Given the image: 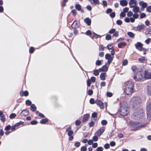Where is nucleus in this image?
Segmentation results:
<instances>
[{
	"label": "nucleus",
	"instance_id": "35",
	"mask_svg": "<svg viewBox=\"0 0 151 151\" xmlns=\"http://www.w3.org/2000/svg\"><path fill=\"white\" fill-rule=\"evenodd\" d=\"M111 35L109 34H107L106 36V40H109L111 39Z\"/></svg>",
	"mask_w": 151,
	"mask_h": 151
},
{
	"label": "nucleus",
	"instance_id": "23",
	"mask_svg": "<svg viewBox=\"0 0 151 151\" xmlns=\"http://www.w3.org/2000/svg\"><path fill=\"white\" fill-rule=\"evenodd\" d=\"M30 109L32 112H34L36 110L37 107L34 104H32L30 106Z\"/></svg>",
	"mask_w": 151,
	"mask_h": 151
},
{
	"label": "nucleus",
	"instance_id": "29",
	"mask_svg": "<svg viewBox=\"0 0 151 151\" xmlns=\"http://www.w3.org/2000/svg\"><path fill=\"white\" fill-rule=\"evenodd\" d=\"M140 5L142 6L143 8H145L147 6V4L146 3H144L143 2H141L139 3Z\"/></svg>",
	"mask_w": 151,
	"mask_h": 151
},
{
	"label": "nucleus",
	"instance_id": "8",
	"mask_svg": "<svg viewBox=\"0 0 151 151\" xmlns=\"http://www.w3.org/2000/svg\"><path fill=\"white\" fill-rule=\"evenodd\" d=\"M105 58L106 60H108L107 62L110 65L113 60L114 56H111L109 54L107 53L105 55Z\"/></svg>",
	"mask_w": 151,
	"mask_h": 151
},
{
	"label": "nucleus",
	"instance_id": "25",
	"mask_svg": "<svg viewBox=\"0 0 151 151\" xmlns=\"http://www.w3.org/2000/svg\"><path fill=\"white\" fill-rule=\"evenodd\" d=\"M106 75V73H102L100 75V79L102 80H105Z\"/></svg>",
	"mask_w": 151,
	"mask_h": 151
},
{
	"label": "nucleus",
	"instance_id": "36",
	"mask_svg": "<svg viewBox=\"0 0 151 151\" xmlns=\"http://www.w3.org/2000/svg\"><path fill=\"white\" fill-rule=\"evenodd\" d=\"M126 43L124 42H123L122 43H119L118 45V47L119 48H122V46H126Z\"/></svg>",
	"mask_w": 151,
	"mask_h": 151
},
{
	"label": "nucleus",
	"instance_id": "55",
	"mask_svg": "<svg viewBox=\"0 0 151 151\" xmlns=\"http://www.w3.org/2000/svg\"><path fill=\"white\" fill-rule=\"evenodd\" d=\"M103 148L101 147H98L96 149L97 151H103Z\"/></svg>",
	"mask_w": 151,
	"mask_h": 151
},
{
	"label": "nucleus",
	"instance_id": "51",
	"mask_svg": "<svg viewBox=\"0 0 151 151\" xmlns=\"http://www.w3.org/2000/svg\"><path fill=\"white\" fill-rule=\"evenodd\" d=\"M151 39L150 38H149L145 40V42L147 44H148L150 42H151Z\"/></svg>",
	"mask_w": 151,
	"mask_h": 151
},
{
	"label": "nucleus",
	"instance_id": "18",
	"mask_svg": "<svg viewBox=\"0 0 151 151\" xmlns=\"http://www.w3.org/2000/svg\"><path fill=\"white\" fill-rule=\"evenodd\" d=\"M144 76L146 79H151V73L145 71Z\"/></svg>",
	"mask_w": 151,
	"mask_h": 151
},
{
	"label": "nucleus",
	"instance_id": "44",
	"mask_svg": "<svg viewBox=\"0 0 151 151\" xmlns=\"http://www.w3.org/2000/svg\"><path fill=\"white\" fill-rule=\"evenodd\" d=\"M125 85H131L132 84L133 85L132 82L131 81H128L125 83Z\"/></svg>",
	"mask_w": 151,
	"mask_h": 151
},
{
	"label": "nucleus",
	"instance_id": "53",
	"mask_svg": "<svg viewBox=\"0 0 151 151\" xmlns=\"http://www.w3.org/2000/svg\"><path fill=\"white\" fill-rule=\"evenodd\" d=\"M89 126L90 127H93L94 125V123L93 121H91L89 123Z\"/></svg>",
	"mask_w": 151,
	"mask_h": 151
},
{
	"label": "nucleus",
	"instance_id": "62",
	"mask_svg": "<svg viewBox=\"0 0 151 151\" xmlns=\"http://www.w3.org/2000/svg\"><path fill=\"white\" fill-rule=\"evenodd\" d=\"M110 17H111V18L114 17L115 15V12H111L110 14Z\"/></svg>",
	"mask_w": 151,
	"mask_h": 151
},
{
	"label": "nucleus",
	"instance_id": "57",
	"mask_svg": "<svg viewBox=\"0 0 151 151\" xmlns=\"http://www.w3.org/2000/svg\"><path fill=\"white\" fill-rule=\"evenodd\" d=\"M110 145L111 147H114L116 145V143L114 141H111L110 142Z\"/></svg>",
	"mask_w": 151,
	"mask_h": 151
},
{
	"label": "nucleus",
	"instance_id": "5",
	"mask_svg": "<svg viewBox=\"0 0 151 151\" xmlns=\"http://www.w3.org/2000/svg\"><path fill=\"white\" fill-rule=\"evenodd\" d=\"M71 127L69 126L66 129V132H68V135L69 137V141H72L74 138V137L72 135L73 134V132L71 130Z\"/></svg>",
	"mask_w": 151,
	"mask_h": 151
},
{
	"label": "nucleus",
	"instance_id": "17",
	"mask_svg": "<svg viewBox=\"0 0 151 151\" xmlns=\"http://www.w3.org/2000/svg\"><path fill=\"white\" fill-rule=\"evenodd\" d=\"M96 78L94 77H91L90 80L88 79L87 81V85H90L91 84V82H94L95 81Z\"/></svg>",
	"mask_w": 151,
	"mask_h": 151
},
{
	"label": "nucleus",
	"instance_id": "52",
	"mask_svg": "<svg viewBox=\"0 0 151 151\" xmlns=\"http://www.w3.org/2000/svg\"><path fill=\"white\" fill-rule=\"evenodd\" d=\"M115 29H112L109 31V32L110 34H113L115 32Z\"/></svg>",
	"mask_w": 151,
	"mask_h": 151
},
{
	"label": "nucleus",
	"instance_id": "31",
	"mask_svg": "<svg viewBox=\"0 0 151 151\" xmlns=\"http://www.w3.org/2000/svg\"><path fill=\"white\" fill-rule=\"evenodd\" d=\"M36 113L37 114H38V116L41 118H45V116L41 113H40L38 111H36Z\"/></svg>",
	"mask_w": 151,
	"mask_h": 151
},
{
	"label": "nucleus",
	"instance_id": "4",
	"mask_svg": "<svg viewBox=\"0 0 151 151\" xmlns=\"http://www.w3.org/2000/svg\"><path fill=\"white\" fill-rule=\"evenodd\" d=\"M134 86H125L124 88V92L127 95L131 94L133 91Z\"/></svg>",
	"mask_w": 151,
	"mask_h": 151
},
{
	"label": "nucleus",
	"instance_id": "11",
	"mask_svg": "<svg viewBox=\"0 0 151 151\" xmlns=\"http://www.w3.org/2000/svg\"><path fill=\"white\" fill-rule=\"evenodd\" d=\"M109 65V64L108 65L105 64L103 66L102 68H100L99 69V71L100 72H105L107 71Z\"/></svg>",
	"mask_w": 151,
	"mask_h": 151
},
{
	"label": "nucleus",
	"instance_id": "37",
	"mask_svg": "<svg viewBox=\"0 0 151 151\" xmlns=\"http://www.w3.org/2000/svg\"><path fill=\"white\" fill-rule=\"evenodd\" d=\"M93 74L95 76H98L99 74V71L97 70H93Z\"/></svg>",
	"mask_w": 151,
	"mask_h": 151
},
{
	"label": "nucleus",
	"instance_id": "38",
	"mask_svg": "<svg viewBox=\"0 0 151 151\" xmlns=\"http://www.w3.org/2000/svg\"><path fill=\"white\" fill-rule=\"evenodd\" d=\"M102 62V60H97L96 62V65H100L101 64Z\"/></svg>",
	"mask_w": 151,
	"mask_h": 151
},
{
	"label": "nucleus",
	"instance_id": "12",
	"mask_svg": "<svg viewBox=\"0 0 151 151\" xmlns=\"http://www.w3.org/2000/svg\"><path fill=\"white\" fill-rule=\"evenodd\" d=\"M137 1L136 0H130L129 4L130 8H133L137 6Z\"/></svg>",
	"mask_w": 151,
	"mask_h": 151
},
{
	"label": "nucleus",
	"instance_id": "48",
	"mask_svg": "<svg viewBox=\"0 0 151 151\" xmlns=\"http://www.w3.org/2000/svg\"><path fill=\"white\" fill-rule=\"evenodd\" d=\"M81 151H86V147L85 146H83L81 147Z\"/></svg>",
	"mask_w": 151,
	"mask_h": 151
},
{
	"label": "nucleus",
	"instance_id": "58",
	"mask_svg": "<svg viewBox=\"0 0 151 151\" xmlns=\"http://www.w3.org/2000/svg\"><path fill=\"white\" fill-rule=\"evenodd\" d=\"M116 24L119 25H121L122 24V22L120 20H117L116 22Z\"/></svg>",
	"mask_w": 151,
	"mask_h": 151
},
{
	"label": "nucleus",
	"instance_id": "34",
	"mask_svg": "<svg viewBox=\"0 0 151 151\" xmlns=\"http://www.w3.org/2000/svg\"><path fill=\"white\" fill-rule=\"evenodd\" d=\"M127 35L131 38H133L134 37V35L133 33L131 32H128L127 33Z\"/></svg>",
	"mask_w": 151,
	"mask_h": 151
},
{
	"label": "nucleus",
	"instance_id": "61",
	"mask_svg": "<svg viewBox=\"0 0 151 151\" xmlns=\"http://www.w3.org/2000/svg\"><path fill=\"white\" fill-rule=\"evenodd\" d=\"M93 91L91 90H89L88 92V94L89 95H91L93 93Z\"/></svg>",
	"mask_w": 151,
	"mask_h": 151
},
{
	"label": "nucleus",
	"instance_id": "30",
	"mask_svg": "<svg viewBox=\"0 0 151 151\" xmlns=\"http://www.w3.org/2000/svg\"><path fill=\"white\" fill-rule=\"evenodd\" d=\"M138 60L139 61L142 63H144L146 62L145 58L144 57H142L141 58H139Z\"/></svg>",
	"mask_w": 151,
	"mask_h": 151
},
{
	"label": "nucleus",
	"instance_id": "9",
	"mask_svg": "<svg viewBox=\"0 0 151 151\" xmlns=\"http://www.w3.org/2000/svg\"><path fill=\"white\" fill-rule=\"evenodd\" d=\"M105 131V128L104 127H101L98 129L95 134V135H96L100 137Z\"/></svg>",
	"mask_w": 151,
	"mask_h": 151
},
{
	"label": "nucleus",
	"instance_id": "40",
	"mask_svg": "<svg viewBox=\"0 0 151 151\" xmlns=\"http://www.w3.org/2000/svg\"><path fill=\"white\" fill-rule=\"evenodd\" d=\"M133 15V13L131 11H129L127 13V16L128 17H131Z\"/></svg>",
	"mask_w": 151,
	"mask_h": 151
},
{
	"label": "nucleus",
	"instance_id": "50",
	"mask_svg": "<svg viewBox=\"0 0 151 151\" xmlns=\"http://www.w3.org/2000/svg\"><path fill=\"white\" fill-rule=\"evenodd\" d=\"M90 103L91 104H93L95 103V101L93 98H91L90 100Z\"/></svg>",
	"mask_w": 151,
	"mask_h": 151
},
{
	"label": "nucleus",
	"instance_id": "24",
	"mask_svg": "<svg viewBox=\"0 0 151 151\" xmlns=\"http://www.w3.org/2000/svg\"><path fill=\"white\" fill-rule=\"evenodd\" d=\"M22 114L24 116L28 115V111L27 109H24L22 111Z\"/></svg>",
	"mask_w": 151,
	"mask_h": 151
},
{
	"label": "nucleus",
	"instance_id": "15",
	"mask_svg": "<svg viewBox=\"0 0 151 151\" xmlns=\"http://www.w3.org/2000/svg\"><path fill=\"white\" fill-rule=\"evenodd\" d=\"M145 27V25L142 24L135 27L134 29L137 31H139L141 30L144 29Z\"/></svg>",
	"mask_w": 151,
	"mask_h": 151
},
{
	"label": "nucleus",
	"instance_id": "20",
	"mask_svg": "<svg viewBox=\"0 0 151 151\" xmlns=\"http://www.w3.org/2000/svg\"><path fill=\"white\" fill-rule=\"evenodd\" d=\"M84 22L87 24L88 26L91 25V20L89 18H87L84 19Z\"/></svg>",
	"mask_w": 151,
	"mask_h": 151
},
{
	"label": "nucleus",
	"instance_id": "3",
	"mask_svg": "<svg viewBox=\"0 0 151 151\" xmlns=\"http://www.w3.org/2000/svg\"><path fill=\"white\" fill-rule=\"evenodd\" d=\"M140 123V122L135 121H131L129 122V124L130 125L135 128L133 129L132 130L133 131L139 130L141 128L144 127L146 126V124L138 126Z\"/></svg>",
	"mask_w": 151,
	"mask_h": 151
},
{
	"label": "nucleus",
	"instance_id": "7",
	"mask_svg": "<svg viewBox=\"0 0 151 151\" xmlns=\"http://www.w3.org/2000/svg\"><path fill=\"white\" fill-rule=\"evenodd\" d=\"M143 78V74L140 72H138L133 76V78L136 81H140L142 80Z\"/></svg>",
	"mask_w": 151,
	"mask_h": 151
},
{
	"label": "nucleus",
	"instance_id": "6",
	"mask_svg": "<svg viewBox=\"0 0 151 151\" xmlns=\"http://www.w3.org/2000/svg\"><path fill=\"white\" fill-rule=\"evenodd\" d=\"M146 111L147 118L151 117V102L148 101L146 107Z\"/></svg>",
	"mask_w": 151,
	"mask_h": 151
},
{
	"label": "nucleus",
	"instance_id": "14",
	"mask_svg": "<svg viewBox=\"0 0 151 151\" xmlns=\"http://www.w3.org/2000/svg\"><path fill=\"white\" fill-rule=\"evenodd\" d=\"M79 26V23L78 21H75L71 25V27L73 28L76 29Z\"/></svg>",
	"mask_w": 151,
	"mask_h": 151
},
{
	"label": "nucleus",
	"instance_id": "47",
	"mask_svg": "<svg viewBox=\"0 0 151 151\" xmlns=\"http://www.w3.org/2000/svg\"><path fill=\"white\" fill-rule=\"evenodd\" d=\"M128 63V61L127 59L124 60L122 63L123 65H125Z\"/></svg>",
	"mask_w": 151,
	"mask_h": 151
},
{
	"label": "nucleus",
	"instance_id": "41",
	"mask_svg": "<svg viewBox=\"0 0 151 151\" xmlns=\"http://www.w3.org/2000/svg\"><path fill=\"white\" fill-rule=\"evenodd\" d=\"M107 123V122L105 120H103L101 121V124L103 125H105Z\"/></svg>",
	"mask_w": 151,
	"mask_h": 151
},
{
	"label": "nucleus",
	"instance_id": "54",
	"mask_svg": "<svg viewBox=\"0 0 151 151\" xmlns=\"http://www.w3.org/2000/svg\"><path fill=\"white\" fill-rule=\"evenodd\" d=\"M132 69L133 71L136 72L137 70L136 66L135 65H133L132 67Z\"/></svg>",
	"mask_w": 151,
	"mask_h": 151
},
{
	"label": "nucleus",
	"instance_id": "16",
	"mask_svg": "<svg viewBox=\"0 0 151 151\" xmlns=\"http://www.w3.org/2000/svg\"><path fill=\"white\" fill-rule=\"evenodd\" d=\"M90 117V115L89 114H85L82 120V122L83 123L86 122H87L88 119Z\"/></svg>",
	"mask_w": 151,
	"mask_h": 151
},
{
	"label": "nucleus",
	"instance_id": "27",
	"mask_svg": "<svg viewBox=\"0 0 151 151\" xmlns=\"http://www.w3.org/2000/svg\"><path fill=\"white\" fill-rule=\"evenodd\" d=\"M106 48L108 50H112L113 49V43H110L106 47Z\"/></svg>",
	"mask_w": 151,
	"mask_h": 151
},
{
	"label": "nucleus",
	"instance_id": "1",
	"mask_svg": "<svg viewBox=\"0 0 151 151\" xmlns=\"http://www.w3.org/2000/svg\"><path fill=\"white\" fill-rule=\"evenodd\" d=\"M118 111L119 114L123 116H127L129 114L128 104L126 102L124 101L121 102Z\"/></svg>",
	"mask_w": 151,
	"mask_h": 151
},
{
	"label": "nucleus",
	"instance_id": "33",
	"mask_svg": "<svg viewBox=\"0 0 151 151\" xmlns=\"http://www.w3.org/2000/svg\"><path fill=\"white\" fill-rule=\"evenodd\" d=\"M76 8L78 11H80L81 9V6L79 4H76L75 5Z\"/></svg>",
	"mask_w": 151,
	"mask_h": 151
},
{
	"label": "nucleus",
	"instance_id": "56",
	"mask_svg": "<svg viewBox=\"0 0 151 151\" xmlns=\"http://www.w3.org/2000/svg\"><path fill=\"white\" fill-rule=\"evenodd\" d=\"M104 147L105 149H108L109 148L110 146L109 144L106 143L104 145Z\"/></svg>",
	"mask_w": 151,
	"mask_h": 151
},
{
	"label": "nucleus",
	"instance_id": "2",
	"mask_svg": "<svg viewBox=\"0 0 151 151\" xmlns=\"http://www.w3.org/2000/svg\"><path fill=\"white\" fill-rule=\"evenodd\" d=\"M142 102L141 99L138 96L133 97L130 101V103L132 104L133 108L139 107Z\"/></svg>",
	"mask_w": 151,
	"mask_h": 151
},
{
	"label": "nucleus",
	"instance_id": "59",
	"mask_svg": "<svg viewBox=\"0 0 151 151\" xmlns=\"http://www.w3.org/2000/svg\"><path fill=\"white\" fill-rule=\"evenodd\" d=\"M146 16V15L145 13H142L140 16V18H143Z\"/></svg>",
	"mask_w": 151,
	"mask_h": 151
},
{
	"label": "nucleus",
	"instance_id": "39",
	"mask_svg": "<svg viewBox=\"0 0 151 151\" xmlns=\"http://www.w3.org/2000/svg\"><path fill=\"white\" fill-rule=\"evenodd\" d=\"M74 145L76 147H78L80 146L81 143L79 142H76L74 143Z\"/></svg>",
	"mask_w": 151,
	"mask_h": 151
},
{
	"label": "nucleus",
	"instance_id": "32",
	"mask_svg": "<svg viewBox=\"0 0 151 151\" xmlns=\"http://www.w3.org/2000/svg\"><path fill=\"white\" fill-rule=\"evenodd\" d=\"M148 94L151 96V86H147Z\"/></svg>",
	"mask_w": 151,
	"mask_h": 151
},
{
	"label": "nucleus",
	"instance_id": "22",
	"mask_svg": "<svg viewBox=\"0 0 151 151\" xmlns=\"http://www.w3.org/2000/svg\"><path fill=\"white\" fill-rule=\"evenodd\" d=\"M132 11L135 13L138 12L139 10V8L137 6L133 7Z\"/></svg>",
	"mask_w": 151,
	"mask_h": 151
},
{
	"label": "nucleus",
	"instance_id": "10",
	"mask_svg": "<svg viewBox=\"0 0 151 151\" xmlns=\"http://www.w3.org/2000/svg\"><path fill=\"white\" fill-rule=\"evenodd\" d=\"M96 103L101 109H103L104 108V104L103 102L97 99L95 101Z\"/></svg>",
	"mask_w": 151,
	"mask_h": 151
},
{
	"label": "nucleus",
	"instance_id": "28",
	"mask_svg": "<svg viewBox=\"0 0 151 151\" xmlns=\"http://www.w3.org/2000/svg\"><path fill=\"white\" fill-rule=\"evenodd\" d=\"M97 116V113L96 112H94L92 114L91 116L94 118V120H95L96 119Z\"/></svg>",
	"mask_w": 151,
	"mask_h": 151
},
{
	"label": "nucleus",
	"instance_id": "21",
	"mask_svg": "<svg viewBox=\"0 0 151 151\" xmlns=\"http://www.w3.org/2000/svg\"><path fill=\"white\" fill-rule=\"evenodd\" d=\"M120 4L122 6H126L128 2L126 0H122L120 1Z\"/></svg>",
	"mask_w": 151,
	"mask_h": 151
},
{
	"label": "nucleus",
	"instance_id": "13",
	"mask_svg": "<svg viewBox=\"0 0 151 151\" xmlns=\"http://www.w3.org/2000/svg\"><path fill=\"white\" fill-rule=\"evenodd\" d=\"M135 45L136 48L139 51H142L143 49L142 47L143 45L140 42H137Z\"/></svg>",
	"mask_w": 151,
	"mask_h": 151
},
{
	"label": "nucleus",
	"instance_id": "26",
	"mask_svg": "<svg viewBox=\"0 0 151 151\" xmlns=\"http://www.w3.org/2000/svg\"><path fill=\"white\" fill-rule=\"evenodd\" d=\"M48 120L47 118L43 119L40 121V123L42 124H45L48 121Z\"/></svg>",
	"mask_w": 151,
	"mask_h": 151
},
{
	"label": "nucleus",
	"instance_id": "63",
	"mask_svg": "<svg viewBox=\"0 0 151 151\" xmlns=\"http://www.w3.org/2000/svg\"><path fill=\"white\" fill-rule=\"evenodd\" d=\"M107 96L108 97H111L112 96L113 94L111 92H108L107 93Z\"/></svg>",
	"mask_w": 151,
	"mask_h": 151
},
{
	"label": "nucleus",
	"instance_id": "49",
	"mask_svg": "<svg viewBox=\"0 0 151 151\" xmlns=\"http://www.w3.org/2000/svg\"><path fill=\"white\" fill-rule=\"evenodd\" d=\"M37 122L36 120H33L30 122V124L32 125H35L37 124Z\"/></svg>",
	"mask_w": 151,
	"mask_h": 151
},
{
	"label": "nucleus",
	"instance_id": "64",
	"mask_svg": "<svg viewBox=\"0 0 151 151\" xmlns=\"http://www.w3.org/2000/svg\"><path fill=\"white\" fill-rule=\"evenodd\" d=\"M147 11L149 12H151V6H149L147 7Z\"/></svg>",
	"mask_w": 151,
	"mask_h": 151
},
{
	"label": "nucleus",
	"instance_id": "45",
	"mask_svg": "<svg viewBox=\"0 0 151 151\" xmlns=\"http://www.w3.org/2000/svg\"><path fill=\"white\" fill-rule=\"evenodd\" d=\"M81 123V122L79 120H77L75 122V124L76 126H79L80 125Z\"/></svg>",
	"mask_w": 151,
	"mask_h": 151
},
{
	"label": "nucleus",
	"instance_id": "60",
	"mask_svg": "<svg viewBox=\"0 0 151 151\" xmlns=\"http://www.w3.org/2000/svg\"><path fill=\"white\" fill-rule=\"evenodd\" d=\"M120 17H125L126 14L125 12H122L120 14Z\"/></svg>",
	"mask_w": 151,
	"mask_h": 151
},
{
	"label": "nucleus",
	"instance_id": "42",
	"mask_svg": "<svg viewBox=\"0 0 151 151\" xmlns=\"http://www.w3.org/2000/svg\"><path fill=\"white\" fill-rule=\"evenodd\" d=\"M98 136L96 135H95L94 136H93V141L96 142L98 140Z\"/></svg>",
	"mask_w": 151,
	"mask_h": 151
},
{
	"label": "nucleus",
	"instance_id": "46",
	"mask_svg": "<svg viewBox=\"0 0 151 151\" xmlns=\"http://www.w3.org/2000/svg\"><path fill=\"white\" fill-rule=\"evenodd\" d=\"M35 50V48L33 47H31L30 48L29 52L30 53H32Z\"/></svg>",
	"mask_w": 151,
	"mask_h": 151
},
{
	"label": "nucleus",
	"instance_id": "43",
	"mask_svg": "<svg viewBox=\"0 0 151 151\" xmlns=\"http://www.w3.org/2000/svg\"><path fill=\"white\" fill-rule=\"evenodd\" d=\"M16 116V115L15 114L12 113L10 114L9 116V117L11 119H12L14 118Z\"/></svg>",
	"mask_w": 151,
	"mask_h": 151
},
{
	"label": "nucleus",
	"instance_id": "19",
	"mask_svg": "<svg viewBox=\"0 0 151 151\" xmlns=\"http://www.w3.org/2000/svg\"><path fill=\"white\" fill-rule=\"evenodd\" d=\"M145 34L146 35H151V27H150L147 28L145 32Z\"/></svg>",
	"mask_w": 151,
	"mask_h": 151
}]
</instances>
